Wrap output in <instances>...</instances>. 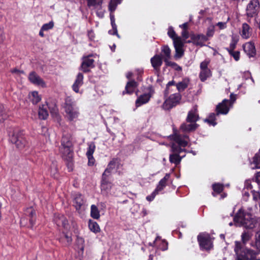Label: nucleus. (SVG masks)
I'll return each instance as SVG.
<instances>
[{
  "mask_svg": "<svg viewBox=\"0 0 260 260\" xmlns=\"http://www.w3.org/2000/svg\"><path fill=\"white\" fill-rule=\"evenodd\" d=\"M48 108L50 109V112L53 115L56 116L58 115V109L55 105L52 107L49 106Z\"/></svg>",
  "mask_w": 260,
  "mask_h": 260,
  "instance_id": "09e8293b",
  "label": "nucleus"
},
{
  "mask_svg": "<svg viewBox=\"0 0 260 260\" xmlns=\"http://www.w3.org/2000/svg\"><path fill=\"white\" fill-rule=\"evenodd\" d=\"M168 34L169 35V36L172 38L173 40V43H175V41L177 39H181L180 37H177L176 36V34L175 32V31L174 30L173 28L172 27H170L168 29Z\"/></svg>",
  "mask_w": 260,
  "mask_h": 260,
  "instance_id": "ea45409f",
  "label": "nucleus"
},
{
  "mask_svg": "<svg viewBox=\"0 0 260 260\" xmlns=\"http://www.w3.org/2000/svg\"><path fill=\"white\" fill-rule=\"evenodd\" d=\"M252 236L251 232H245L241 235L242 241L243 244H246L250 240Z\"/></svg>",
  "mask_w": 260,
  "mask_h": 260,
  "instance_id": "c9c22d12",
  "label": "nucleus"
},
{
  "mask_svg": "<svg viewBox=\"0 0 260 260\" xmlns=\"http://www.w3.org/2000/svg\"><path fill=\"white\" fill-rule=\"evenodd\" d=\"M156 194H157V192L154 190L150 196H147L146 200L151 202L154 199Z\"/></svg>",
  "mask_w": 260,
  "mask_h": 260,
  "instance_id": "603ef678",
  "label": "nucleus"
},
{
  "mask_svg": "<svg viewBox=\"0 0 260 260\" xmlns=\"http://www.w3.org/2000/svg\"><path fill=\"white\" fill-rule=\"evenodd\" d=\"M230 54L233 56L235 60L238 61L240 58V53L238 51H229Z\"/></svg>",
  "mask_w": 260,
  "mask_h": 260,
  "instance_id": "8fccbe9b",
  "label": "nucleus"
},
{
  "mask_svg": "<svg viewBox=\"0 0 260 260\" xmlns=\"http://www.w3.org/2000/svg\"><path fill=\"white\" fill-rule=\"evenodd\" d=\"M259 10L258 0H251L246 8V14L248 17H253L257 15Z\"/></svg>",
  "mask_w": 260,
  "mask_h": 260,
  "instance_id": "1a4fd4ad",
  "label": "nucleus"
},
{
  "mask_svg": "<svg viewBox=\"0 0 260 260\" xmlns=\"http://www.w3.org/2000/svg\"><path fill=\"white\" fill-rule=\"evenodd\" d=\"M151 95L152 93L151 92V91H149L148 92L144 93L138 96L136 101V107H140L141 105L148 103L150 100Z\"/></svg>",
  "mask_w": 260,
  "mask_h": 260,
  "instance_id": "f3484780",
  "label": "nucleus"
},
{
  "mask_svg": "<svg viewBox=\"0 0 260 260\" xmlns=\"http://www.w3.org/2000/svg\"><path fill=\"white\" fill-rule=\"evenodd\" d=\"M137 86V83L136 81L132 80L128 82L125 86V90L122 92L123 94L132 93L135 91Z\"/></svg>",
  "mask_w": 260,
  "mask_h": 260,
  "instance_id": "a878e982",
  "label": "nucleus"
},
{
  "mask_svg": "<svg viewBox=\"0 0 260 260\" xmlns=\"http://www.w3.org/2000/svg\"><path fill=\"white\" fill-rule=\"evenodd\" d=\"M171 137L175 143L172 144L171 151L172 153L170 154L169 160L170 162L177 165L180 164L181 159L185 156V154L182 156L180 155V154L182 152H186L184 147L187 145L189 138L186 135H181L178 134H175Z\"/></svg>",
  "mask_w": 260,
  "mask_h": 260,
  "instance_id": "f257e3e1",
  "label": "nucleus"
},
{
  "mask_svg": "<svg viewBox=\"0 0 260 260\" xmlns=\"http://www.w3.org/2000/svg\"><path fill=\"white\" fill-rule=\"evenodd\" d=\"M60 220L64 228H66V225L68 224V221L66 218L63 216H61Z\"/></svg>",
  "mask_w": 260,
  "mask_h": 260,
  "instance_id": "0e129e2a",
  "label": "nucleus"
},
{
  "mask_svg": "<svg viewBox=\"0 0 260 260\" xmlns=\"http://www.w3.org/2000/svg\"><path fill=\"white\" fill-rule=\"evenodd\" d=\"M172 99H170V97L167 99L162 105V108L166 110H168L173 108L175 106L173 103Z\"/></svg>",
  "mask_w": 260,
  "mask_h": 260,
  "instance_id": "e433bc0d",
  "label": "nucleus"
},
{
  "mask_svg": "<svg viewBox=\"0 0 260 260\" xmlns=\"http://www.w3.org/2000/svg\"><path fill=\"white\" fill-rule=\"evenodd\" d=\"M216 25L217 26H218L219 28L220 29H224V28H226V22H218L216 24Z\"/></svg>",
  "mask_w": 260,
  "mask_h": 260,
  "instance_id": "13d9d810",
  "label": "nucleus"
},
{
  "mask_svg": "<svg viewBox=\"0 0 260 260\" xmlns=\"http://www.w3.org/2000/svg\"><path fill=\"white\" fill-rule=\"evenodd\" d=\"M209 63H210V60L209 59H205V60L202 61L200 63V66L201 70H208V69H209L208 68V66Z\"/></svg>",
  "mask_w": 260,
  "mask_h": 260,
  "instance_id": "49530a36",
  "label": "nucleus"
},
{
  "mask_svg": "<svg viewBox=\"0 0 260 260\" xmlns=\"http://www.w3.org/2000/svg\"><path fill=\"white\" fill-rule=\"evenodd\" d=\"M88 7H94L95 8L101 7L102 0H87Z\"/></svg>",
  "mask_w": 260,
  "mask_h": 260,
  "instance_id": "f704fd0d",
  "label": "nucleus"
},
{
  "mask_svg": "<svg viewBox=\"0 0 260 260\" xmlns=\"http://www.w3.org/2000/svg\"><path fill=\"white\" fill-rule=\"evenodd\" d=\"M230 101L224 99L222 101V103L219 104L216 106V115H218L219 114H226L229 111V105L232 102V104L235 101V98L233 96V94L230 95Z\"/></svg>",
  "mask_w": 260,
  "mask_h": 260,
  "instance_id": "6e6552de",
  "label": "nucleus"
},
{
  "mask_svg": "<svg viewBox=\"0 0 260 260\" xmlns=\"http://www.w3.org/2000/svg\"><path fill=\"white\" fill-rule=\"evenodd\" d=\"M10 140L20 149L24 148L28 144L25 137L21 132L14 133L11 137Z\"/></svg>",
  "mask_w": 260,
  "mask_h": 260,
  "instance_id": "423d86ee",
  "label": "nucleus"
},
{
  "mask_svg": "<svg viewBox=\"0 0 260 260\" xmlns=\"http://www.w3.org/2000/svg\"><path fill=\"white\" fill-rule=\"evenodd\" d=\"M88 149L86 152V156L88 159V165L92 166L94 163V159L93 157V153L95 149V146L93 142L88 144Z\"/></svg>",
  "mask_w": 260,
  "mask_h": 260,
  "instance_id": "dca6fc26",
  "label": "nucleus"
},
{
  "mask_svg": "<svg viewBox=\"0 0 260 260\" xmlns=\"http://www.w3.org/2000/svg\"><path fill=\"white\" fill-rule=\"evenodd\" d=\"M189 123H182L180 127V130L182 132L189 133L195 131L199 126L198 124L194 122Z\"/></svg>",
  "mask_w": 260,
  "mask_h": 260,
  "instance_id": "6ab92c4d",
  "label": "nucleus"
},
{
  "mask_svg": "<svg viewBox=\"0 0 260 260\" xmlns=\"http://www.w3.org/2000/svg\"><path fill=\"white\" fill-rule=\"evenodd\" d=\"M243 49L247 55L249 57H253L256 54V50L254 44L251 42L245 43L243 46Z\"/></svg>",
  "mask_w": 260,
  "mask_h": 260,
  "instance_id": "aec40b11",
  "label": "nucleus"
},
{
  "mask_svg": "<svg viewBox=\"0 0 260 260\" xmlns=\"http://www.w3.org/2000/svg\"><path fill=\"white\" fill-rule=\"evenodd\" d=\"M88 227L90 230L94 233H99L100 231V228L98 223L90 219L88 221Z\"/></svg>",
  "mask_w": 260,
  "mask_h": 260,
  "instance_id": "7c9ffc66",
  "label": "nucleus"
},
{
  "mask_svg": "<svg viewBox=\"0 0 260 260\" xmlns=\"http://www.w3.org/2000/svg\"><path fill=\"white\" fill-rule=\"evenodd\" d=\"M234 251L236 260H260L255 259L256 253L252 250L244 247L240 242H235Z\"/></svg>",
  "mask_w": 260,
  "mask_h": 260,
  "instance_id": "20e7f679",
  "label": "nucleus"
},
{
  "mask_svg": "<svg viewBox=\"0 0 260 260\" xmlns=\"http://www.w3.org/2000/svg\"><path fill=\"white\" fill-rule=\"evenodd\" d=\"M121 2L119 0H111L109 5V9L111 12L114 11L116 9V6L118 4L120 3Z\"/></svg>",
  "mask_w": 260,
  "mask_h": 260,
  "instance_id": "79ce46f5",
  "label": "nucleus"
},
{
  "mask_svg": "<svg viewBox=\"0 0 260 260\" xmlns=\"http://www.w3.org/2000/svg\"><path fill=\"white\" fill-rule=\"evenodd\" d=\"M110 20H111V23L112 28L114 30V32L112 34L116 35L119 37V36L117 33V26L115 23V18H114V15H113L112 14L110 15Z\"/></svg>",
  "mask_w": 260,
  "mask_h": 260,
  "instance_id": "c03bdc74",
  "label": "nucleus"
},
{
  "mask_svg": "<svg viewBox=\"0 0 260 260\" xmlns=\"http://www.w3.org/2000/svg\"><path fill=\"white\" fill-rule=\"evenodd\" d=\"M212 188L214 191L217 193H219L222 191L223 189V186L220 183H215L212 185Z\"/></svg>",
  "mask_w": 260,
  "mask_h": 260,
  "instance_id": "37998d69",
  "label": "nucleus"
},
{
  "mask_svg": "<svg viewBox=\"0 0 260 260\" xmlns=\"http://www.w3.org/2000/svg\"><path fill=\"white\" fill-rule=\"evenodd\" d=\"M199 119V116L197 113V109L196 107H194L193 109L190 110L187 114L186 117L187 122H193L196 123V122Z\"/></svg>",
  "mask_w": 260,
  "mask_h": 260,
  "instance_id": "412c9836",
  "label": "nucleus"
},
{
  "mask_svg": "<svg viewBox=\"0 0 260 260\" xmlns=\"http://www.w3.org/2000/svg\"><path fill=\"white\" fill-rule=\"evenodd\" d=\"M75 102L71 97H68L66 99L64 104V110L67 119L70 121H73L77 119L79 115L78 109L75 108Z\"/></svg>",
  "mask_w": 260,
  "mask_h": 260,
  "instance_id": "39448f33",
  "label": "nucleus"
},
{
  "mask_svg": "<svg viewBox=\"0 0 260 260\" xmlns=\"http://www.w3.org/2000/svg\"><path fill=\"white\" fill-rule=\"evenodd\" d=\"M216 115V114L214 113H210L208 117L204 120V121L208 123L210 125L215 126L216 125V122L215 121Z\"/></svg>",
  "mask_w": 260,
  "mask_h": 260,
  "instance_id": "4c0bfd02",
  "label": "nucleus"
},
{
  "mask_svg": "<svg viewBox=\"0 0 260 260\" xmlns=\"http://www.w3.org/2000/svg\"><path fill=\"white\" fill-rule=\"evenodd\" d=\"M77 242L78 244H79L81 246L80 249L82 250H83V243L84 242V239L81 237H77Z\"/></svg>",
  "mask_w": 260,
  "mask_h": 260,
  "instance_id": "3c124183",
  "label": "nucleus"
},
{
  "mask_svg": "<svg viewBox=\"0 0 260 260\" xmlns=\"http://www.w3.org/2000/svg\"><path fill=\"white\" fill-rule=\"evenodd\" d=\"M83 75L82 73H79L77 74L76 79L72 86L73 90L76 93H82V91H80L79 88L83 84Z\"/></svg>",
  "mask_w": 260,
  "mask_h": 260,
  "instance_id": "f8f14e48",
  "label": "nucleus"
},
{
  "mask_svg": "<svg viewBox=\"0 0 260 260\" xmlns=\"http://www.w3.org/2000/svg\"><path fill=\"white\" fill-rule=\"evenodd\" d=\"M255 245L257 249L260 251V232H257L255 235Z\"/></svg>",
  "mask_w": 260,
  "mask_h": 260,
  "instance_id": "de8ad7c7",
  "label": "nucleus"
},
{
  "mask_svg": "<svg viewBox=\"0 0 260 260\" xmlns=\"http://www.w3.org/2000/svg\"><path fill=\"white\" fill-rule=\"evenodd\" d=\"M174 84H175V82L174 81H171L168 82V83L167 84L166 89L165 90V94H168L169 93V86L174 85Z\"/></svg>",
  "mask_w": 260,
  "mask_h": 260,
  "instance_id": "4d7b16f0",
  "label": "nucleus"
},
{
  "mask_svg": "<svg viewBox=\"0 0 260 260\" xmlns=\"http://www.w3.org/2000/svg\"><path fill=\"white\" fill-rule=\"evenodd\" d=\"M212 75L210 69L208 70H201L199 74L200 80L204 82L206 81L207 78L211 77Z\"/></svg>",
  "mask_w": 260,
  "mask_h": 260,
  "instance_id": "c756f323",
  "label": "nucleus"
},
{
  "mask_svg": "<svg viewBox=\"0 0 260 260\" xmlns=\"http://www.w3.org/2000/svg\"><path fill=\"white\" fill-rule=\"evenodd\" d=\"M28 79L32 84L40 86L42 87H46V83L35 72L30 73Z\"/></svg>",
  "mask_w": 260,
  "mask_h": 260,
  "instance_id": "9b49d317",
  "label": "nucleus"
},
{
  "mask_svg": "<svg viewBox=\"0 0 260 260\" xmlns=\"http://www.w3.org/2000/svg\"><path fill=\"white\" fill-rule=\"evenodd\" d=\"M85 200L83 196L80 193H76L73 199V205L78 211L84 209Z\"/></svg>",
  "mask_w": 260,
  "mask_h": 260,
  "instance_id": "9d476101",
  "label": "nucleus"
},
{
  "mask_svg": "<svg viewBox=\"0 0 260 260\" xmlns=\"http://www.w3.org/2000/svg\"><path fill=\"white\" fill-rule=\"evenodd\" d=\"M39 116L40 119H46L48 116V112L44 105L40 107L39 110Z\"/></svg>",
  "mask_w": 260,
  "mask_h": 260,
  "instance_id": "2f4dec72",
  "label": "nucleus"
},
{
  "mask_svg": "<svg viewBox=\"0 0 260 260\" xmlns=\"http://www.w3.org/2000/svg\"><path fill=\"white\" fill-rule=\"evenodd\" d=\"M11 72L13 74H16L17 75H20V74H23L24 72L23 71H21L18 70L17 69H13L11 70Z\"/></svg>",
  "mask_w": 260,
  "mask_h": 260,
  "instance_id": "680f3d73",
  "label": "nucleus"
},
{
  "mask_svg": "<svg viewBox=\"0 0 260 260\" xmlns=\"http://www.w3.org/2000/svg\"><path fill=\"white\" fill-rule=\"evenodd\" d=\"M152 66L156 71L159 70L162 63V57L159 55H155L150 60Z\"/></svg>",
  "mask_w": 260,
  "mask_h": 260,
  "instance_id": "5701e85b",
  "label": "nucleus"
},
{
  "mask_svg": "<svg viewBox=\"0 0 260 260\" xmlns=\"http://www.w3.org/2000/svg\"><path fill=\"white\" fill-rule=\"evenodd\" d=\"M252 29L249 25L246 23L242 24L241 37L245 39H248L251 35Z\"/></svg>",
  "mask_w": 260,
  "mask_h": 260,
  "instance_id": "b1692460",
  "label": "nucleus"
},
{
  "mask_svg": "<svg viewBox=\"0 0 260 260\" xmlns=\"http://www.w3.org/2000/svg\"><path fill=\"white\" fill-rule=\"evenodd\" d=\"M250 167L252 169H260V150L253 158V161L250 164Z\"/></svg>",
  "mask_w": 260,
  "mask_h": 260,
  "instance_id": "cd10ccee",
  "label": "nucleus"
},
{
  "mask_svg": "<svg viewBox=\"0 0 260 260\" xmlns=\"http://www.w3.org/2000/svg\"><path fill=\"white\" fill-rule=\"evenodd\" d=\"M54 26V22L51 21H50L49 23H45L42 26V30H44V31H47L50 29H51Z\"/></svg>",
  "mask_w": 260,
  "mask_h": 260,
  "instance_id": "a18cd8bd",
  "label": "nucleus"
},
{
  "mask_svg": "<svg viewBox=\"0 0 260 260\" xmlns=\"http://www.w3.org/2000/svg\"><path fill=\"white\" fill-rule=\"evenodd\" d=\"M101 186L102 191L104 193L109 194L111 193V190L112 184L109 181L108 177L102 176Z\"/></svg>",
  "mask_w": 260,
  "mask_h": 260,
  "instance_id": "4468645a",
  "label": "nucleus"
},
{
  "mask_svg": "<svg viewBox=\"0 0 260 260\" xmlns=\"http://www.w3.org/2000/svg\"><path fill=\"white\" fill-rule=\"evenodd\" d=\"M250 194L248 191H246V189H244L243 191V197L244 200L246 201L249 198Z\"/></svg>",
  "mask_w": 260,
  "mask_h": 260,
  "instance_id": "052dcab7",
  "label": "nucleus"
},
{
  "mask_svg": "<svg viewBox=\"0 0 260 260\" xmlns=\"http://www.w3.org/2000/svg\"><path fill=\"white\" fill-rule=\"evenodd\" d=\"M116 165V160L113 159L108 164L107 168L106 169L104 173L103 174V176L108 177L110 175L111 171L115 169Z\"/></svg>",
  "mask_w": 260,
  "mask_h": 260,
  "instance_id": "c85d7f7f",
  "label": "nucleus"
},
{
  "mask_svg": "<svg viewBox=\"0 0 260 260\" xmlns=\"http://www.w3.org/2000/svg\"><path fill=\"white\" fill-rule=\"evenodd\" d=\"M161 56L167 65H172L173 63L169 61L171 59V49L168 46L161 47Z\"/></svg>",
  "mask_w": 260,
  "mask_h": 260,
  "instance_id": "a211bd4d",
  "label": "nucleus"
},
{
  "mask_svg": "<svg viewBox=\"0 0 260 260\" xmlns=\"http://www.w3.org/2000/svg\"><path fill=\"white\" fill-rule=\"evenodd\" d=\"M72 145L71 136L68 134L63 135L59 152L63 158L69 162V164L71 161L73 156Z\"/></svg>",
  "mask_w": 260,
  "mask_h": 260,
  "instance_id": "7ed1b4c3",
  "label": "nucleus"
},
{
  "mask_svg": "<svg viewBox=\"0 0 260 260\" xmlns=\"http://www.w3.org/2000/svg\"><path fill=\"white\" fill-rule=\"evenodd\" d=\"M251 192L252 193L253 199L254 200L256 201L260 198V193L259 192L255 191L254 190H252Z\"/></svg>",
  "mask_w": 260,
  "mask_h": 260,
  "instance_id": "5fc2aeb1",
  "label": "nucleus"
},
{
  "mask_svg": "<svg viewBox=\"0 0 260 260\" xmlns=\"http://www.w3.org/2000/svg\"><path fill=\"white\" fill-rule=\"evenodd\" d=\"M31 101L33 104H36L39 103L41 100V98L39 96L38 92L37 91H32L31 93Z\"/></svg>",
  "mask_w": 260,
  "mask_h": 260,
  "instance_id": "58836bf2",
  "label": "nucleus"
},
{
  "mask_svg": "<svg viewBox=\"0 0 260 260\" xmlns=\"http://www.w3.org/2000/svg\"><path fill=\"white\" fill-rule=\"evenodd\" d=\"M192 41L198 45L202 46L207 40L206 36L204 35H194L191 36Z\"/></svg>",
  "mask_w": 260,
  "mask_h": 260,
  "instance_id": "393cba45",
  "label": "nucleus"
},
{
  "mask_svg": "<svg viewBox=\"0 0 260 260\" xmlns=\"http://www.w3.org/2000/svg\"><path fill=\"white\" fill-rule=\"evenodd\" d=\"M169 178L170 174H166L165 177L159 181L156 188L154 190V191L156 192H157V194L159 191L163 190L164 188L165 187L167 184V181H168Z\"/></svg>",
  "mask_w": 260,
  "mask_h": 260,
  "instance_id": "bb28decb",
  "label": "nucleus"
},
{
  "mask_svg": "<svg viewBox=\"0 0 260 260\" xmlns=\"http://www.w3.org/2000/svg\"><path fill=\"white\" fill-rule=\"evenodd\" d=\"M188 80H183L181 82H179L176 84V87L178 90L179 92L183 91L185 88H186L188 85Z\"/></svg>",
  "mask_w": 260,
  "mask_h": 260,
  "instance_id": "72a5a7b5",
  "label": "nucleus"
},
{
  "mask_svg": "<svg viewBox=\"0 0 260 260\" xmlns=\"http://www.w3.org/2000/svg\"><path fill=\"white\" fill-rule=\"evenodd\" d=\"M198 240L200 247L206 250H209L212 247V241L210 235L207 233H202L198 236Z\"/></svg>",
  "mask_w": 260,
  "mask_h": 260,
  "instance_id": "0eeeda50",
  "label": "nucleus"
},
{
  "mask_svg": "<svg viewBox=\"0 0 260 260\" xmlns=\"http://www.w3.org/2000/svg\"><path fill=\"white\" fill-rule=\"evenodd\" d=\"M90 215L93 218L96 219H99L100 217L99 210L95 205L91 206Z\"/></svg>",
  "mask_w": 260,
  "mask_h": 260,
  "instance_id": "473e14b6",
  "label": "nucleus"
},
{
  "mask_svg": "<svg viewBox=\"0 0 260 260\" xmlns=\"http://www.w3.org/2000/svg\"><path fill=\"white\" fill-rule=\"evenodd\" d=\"M94 60L89 58V57H85L83 58V61L82 62L81 68L84 72H88L89 70L88 68H92L94 67Z\"/></svg>",
  "mask_w": 260,
  "mask_h": 260,
  "instance_id": "2eb2a0df",
  "label": "nucleus"
},
{
  "mask_svg": "<svg viewBox=\"0 0 260 260\" xmlns=\"http://www.w3.org/2000/svg\"><path fill=\"white\" fill-rule=\"evenodd\" d=\"M214 34V28L212 27L211 28H209L207 32V36L208 37H211Z\"/></svg>",
  "mask_w": 260,
  "mask_h": 260,
  "instance_id": "69168bd1",
  "label": "nucleus"
},
{
  "mask_svg": "<svg viewBox=\"0 0 260 260\" xmlns=\"http://www.w3.org/2000/svg\"><path fill=\"white\" fill-rule=\"evenodd\" d=\"M87 36L90 40L93 41L94 39V34L92 30H90L88 31Z\"/></svg>",
  "mask_w": 260,
  "mask_h": 260,
  "instance_id": "6e6d98bb",
  "label": "nucleus"
},
{
  "mask_svg": "<svg viewBox=\"0 0 260 260\" xmlns=\"http://www.w3.org/2000/svg\"><path fill=\"white\" fill-rule=\"evenodd\" d=\"M170 99H172L173 103L176 106L179 102L181 99V95L179 93L173 94L170 96Z\"/></svg>",
  "mask_w": 260,
  "mask_h": 260,
  "instance_id": "a19ab883",
  "label": "nucleus"
},
{
  "mask_svg": "<svg viewBox=\"0 0 260 260\" xmlns=\"http://www.w3.org/2000/svg\"><path fill=\"white\" fill-rule=\"evenodd\" d=\"M252 188V184L251 181L249 180H246L244 183V188L245 189H249Z\"/></svg>",
  "mask_w": 260,
  "mask_h": 260,
  "instance_id": "864d4df0",
  "label": "nucleus"
},
{
  "mask_svg": "<svg viewBox=\"0 0 260 260\" xmlns=\"http://www.w3.org/2000/svg\"><path fill=\"white\" fill-rule=\"evenodd\" d=\"M182 36L184 39H186L189 37V34L186 30H183L182 32Z\"/></svg>",
  "mask_w": 260,
  "mask_h": 260,
  "instance_id": "774afa93",
  "label": "nucleus"
},
{
  "mask_svg": "<svg viewBox=\"0 0 260 260\" xmlns=\"http://www.w3.org/2000/svg\"><path fill=\"white\" fill-rule=\"evenodd\" d=\"M234 220L235 224L238 226H243L246 229H252L256 224V220L252 215L244 212L242 209L239 210Z\"/></svg>",
  "mask_w": 260,
  "mask_h": 260,
  "instance_id": "f03ea898",
  "label": "nucleus"
},
{
  "mask_svg": "<svg viewBox=\"0 0 260 260\" xmlns=\"http://www.w3.org/2000/svg\"><path fill=\"white\" fill-rule=\"evenodd\" d=\"M25 215L29 218V221L31 227L35 223L36 212L32 207L27 208L25 211Z\"/></svg>",
  "mask_w": 260,
  "mask_h": 260,
  "instance_id": "4be33fe9",
  "label": "nucleus"
},
{
  "mask_svg": "<svg viewBox=\"0 0 260 260\" xmlns=\"http://www.w3.org/2000/svg\"><path fill=\"white\" fill-rule=\"evenodd\" d=\"M64 237L66 239L67 242L68 244H70L72 241V238L70 236L67 234L64 235Z\"/></svg>",
  "mask_w": 260,
  "mask_h": 260,
  "instance_id": "338daca9",
  "label": "nucleus"
},
{
  "mask_svg": "<svg viewBox=\"0 0 260 260\" xmlns=\"http://www.w3.org/2000/svg\"><path fill=\"white\" fill-rule=\"evenodd\" d=\"M174 45L175 49V57L176 58H181L184 54L183 50V43L181 39H177L174 43Z\"/></svg>",
  "mask_w": 260,
  "mask_h": 260,
  "instance_id": "ddd939ff",
  "label": "nucleus"
},
{
  "mask_svg": "<svg viewBox=\"0 0 260 260\" xmlns=\"http://www.w3.org/2000/svg\"><path fill=\"white\" fill-rule=\"evenodd\" d=\"M236 43H237V42L236 41H235L234 40H232L231 43H230V51L234 50V49L235 48Z\"/></svg>",
  "mask_w": 260,
  "mask_h": 260,
  "instance_id": "e2e57ef3",
  "label": "nucleus"
},
{
  "mask_svg": "<svg viewBox=\"0 0 260 260\" xmlns=\"http://www.w3.org/2000/svg\"><path fill=\"white\" fill-rule=\"evenodd\" d=\"M255 182L257 183L260 188V172H257L255 176Z\"/></svg>",
  "mask_w": 260,
  "mask_h": 260,
  "instance_id": "bf43d9fd",
  "label": "nucleus"
}]
</instances>
